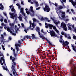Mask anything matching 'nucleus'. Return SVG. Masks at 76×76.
<instances>
[{"mask_svg": "<svg viewBox=\"0 0 76 76\" xmlns=\"http://www.w3.org/2000/svg\"><path fill=\"white\" fill-rule=\"evenodd\" d=\"M36 31H37V32H38V34L39 35V37H40V38H42V39H45L46 41H47V42H48V43H49V45H53V44L51 43V42H50V41L48 40L47 38H46L44 36V35H45V34H44L43 35L42 34V35H41V33H40V29H39V28L37 27Z\"/></svg>", "mask_w": 76, "mask_h": 76, "instance_id": "obj_1", "label": "nucleus"}, {"mask_svg": "<svg viewBox=\"0 0 76 76\" xmlns=\"http://www.w3.org/2000/svg\"><path fill=\"white\" fill-rule=\"evenodd\" d=\"M47 32L50 34L51 37H53V38H55L57 37V34H56V33L53 30L50 31L48 32V31H47Z\"/></svg>", "mask_w": 76, "mask_h": 76, "instance_id": "obj_2", "label": "nucleus"}, {"mask_svg": "<svg viewBox=\"0 0 76 76\" xmlns=\"http://www.w3.org/2000/svg\"><path fill=\"white\" fill-rule=\"evenodd\" d=\"M62 42V44L63 45H64V46H65V47H67L68 49H70V48H69V42L67 41H65V42L64 40H63Z\"/></svg>", "mask_w": 76, "mask_h": 76, "instance_id": "obj_3", "label": "nucleus"}, {"mask_svg": "<svg viewBox=\"0 0 76 76\" xmlns=\"http://www.w3.org/2000/svg\"><path fill=\"white\" fill-rule=\"evenodd\" d=\"M43 10L44 11L46 12H49L50 11V8L49 7V6H48L47 5H46L45 6V7L44 8Z\"/></svg>", "mask_w": 76, "mask_h": 76, "instance_id": "obj_4", "label": "nucleus"}, {"mask_svg": "<svg viewBox=\"0 0 76 76\" xmlns=\"http://www.w3.org/2000/svg\"><path fill=\"white\" fill-rule=\"evenodd\" d=\"M61 27L63 28L64 30L66 31H67V28H66V25L65 23H61Z\"/></svg>", "mask_w": 76, "mask_h": 76, "instance_id": "obj_5", "label": "nucleus"}, {"mask_svg": "<svg viewBox=\"0 0 76 76\" xmlns=\"http://www.w3.org/2000/svg\"><path fill=\"white\" fill-rule=\"evenodd\" d=\"M69 2H71L72 4L73 7L76 8V2H74L73 0H69Z\"/></svg>", "mask_w": 76, "mask_h": 76, "instance_id": "obj_6", "label": "nucleus"}, {"mask_svg": "<svg viewBox=\"0 0 76 76\" xmlns=\"http://www.w3.org/2000/svg\"><path fill=\"white\" fill-rule=\"evenodd\" d=\"M16 59H17V58H14L13 59H12V61L13 63H12V65H13V66L15 67V66H16V63L14 61H15V60H16Z\"/></svg>", "mask_w": 76, "mask_h": 76, "instance_id": "obj_7", "label": "nucleus"}, {"mask_svg": "<svg viewBox=\"0 0 76 76\" xmlns=\"http://www.w3.org/2000/svg\"><path fill=\"white\" fill-rule=\"evenodd\" d=\"M15 46L16 47V48L17 52H18L19 51V48L18 47H20V45H19V44H15Z\"/></svg>", "mask_w": 76, "mask_h": 76, "instance_id": "obj_8", "label": "nucleus"}, {"mask_svg": "<svg viewBox=\"0 0 76 76\" xmlns=\"http://www.w3.org/2000/svg\"><path fill=\"white\" fill-rule=\"evenodd\" d=\"M63 8V7L62 6H60L58 7H57L56 13L57 14H58V10H61V9Z\"/></svg>", "mask_w": 76, "mask_h": 76, "instance_id": "obj_9", "label": "nucleus"}, {"mask_svg": "<svg viewBox=\"0 0 76 76\" xmlns=\"http://www.w3.org/2000/svg\"><path fill=\"white\" fill-rule=\"evenodd\" d=\"M27 39H31V36H30L27 35L25 36L23 38V39L25 40Z\"/></svg>", "mask_w": 76, "mask_h": 76, "instance_id": "obj_10", "label": "nucleus"}, {"mask_svg": "<svg viewBox=\"0 0 76 76\" xmlns=\"http://www.w3.org/2000/svg\"><path fill=\"white\" fill-rule=\"evenodd\" d=\"M71 73L72 74V76H76V74L75 73V70L72 69L70 71Z\"/></svg>", "mask_w": 76, "mask_h": 76, "instance_id": "obj_11", "label": "nucleus"}, {"mask_svg": "<svg viewBox=\"0 0 76 76\" xmlns=\"http://www.w3.org/2000/svg\"><path fill=\"white\" fill-rule=\"evenodd\" d=\"M18 18V15H17V14H15L12 15V17L11 19L12 18L13 19H15V18Z\"/></svg>", "mask_w": 76, "mask_h": 76, "instance_id": "obj_12", "label": "nucleus"}, {"mask_svg": "<svg viewBox=\"0 0 76 76\" xmlns=\"http://www.w3.org/2000/svg\"><path fill=\"white\" fill-rule=\"evenodd\" d=\"M57 22V20H54L53 21L54 23L56 24V25H57V26H58V23H60V21H58V22Z\"/></svg>", "mask_w": 76, "mask_h": 76, "instance_id": "obj_13", "label": "nucleus"}, {"mask_svg": "<svg viewBox=\"0 0 76 76\" xmlns=\"http://www.w3.org/2000/svg\"><path fill=\"white\" fill-rule=\"evenodd\" d=\"M30 10H29V11H31V12L33 13H34V11L33 10V7L31 6L30 7Z\"/></svg>", "mask_w": 76, "mask_h": 76, "instance_id": "obj_14", "label": "nucleus"}, {"mask_svg": "<svg viewBox=\"0 0 76 76\" xmlns=\"http://www.w3.org/2000/svg\"><path fill=\"white\" fill-rule=\"evenodd\" d=\"M10 26H11V27L10 28V29H12V28H13V27L14 26V25H15L13 23H10Z\"/></svg>", "mask_w": 76, "mask_h": 76, "instance_id": "obj_15", "label": "nucleus"}, {"mask_svg": "<svg viewBox=\"0 0 76 76\" xmlns=\"http://www.w3.org/2000/svg\"><path fill=\"white\" fill-rule=\"evenodd\" d=\"M12 51H13V55L14 56V57H16V56H17V54H16V53L15 52V49H13L12 50Z\"/></svg>", "mask_w": 76, "mask_h": 76, "instance_id": "obj_16", "label": "nucleus"}, {"mask_svg": "<svg viewBox=\"0 0 76 76\" xmlns=\"http://www.w3.org/2000/svg\"><path fill=\"white\" fill-rule=\"evenodd\" d=\"M48 26H49L50 29H52V28L53 27V25H51L50 24H48Z\"/></svg>", "mask_w": 76, "mask_h": 76, "instance_id": "obj_17", "label": "nucleus"}, {"mask_svg": "<svg viewBox=\"0 0 76 76\" xmlns=\"http://www.w3.org/2000/svg\"><path fill=\"white\" fill-rule=\"evenodd\" d=\"M0 6H1V7L0 6V9L1 10H3V9H4L3 6V5L2 4V3H1L0 4Z\"/></svg>", "mask_w": 76, "mask_h": 76, "instance_id": "obj_18", "label": "nucleus"}, {"mask_svg": "<svg viewBox=\"0 0 76 76\" xmlns=\"http://www.w3.org/2000/svg\"><path fill=\"white\" fill-rule=\"evenodd\" d=\"M31 37L33 39H36V37H35V35H34V34H32Z\"/></svg>", "mask_w": 76, "mask_h": 76, "instance_id": "obj_19", "label": "nucleus"}, {"mask_svg": "<svg viewBox=\"0 0 76 76\" xmlns=\"http://www.w3.org/2000/svg\"><path fill=\"white\" fill-rule=\"evenodd\" d=\"M11 10L12 12H14L15 13H16V10H15L14 8H12L11 9Z\"/></svg>", "mask_w": 76, "mask_h": 76, "instance_id": "obj_20", "label": "nucleus"}, {"mask_svg": "<svg viewBox=\"0 0 76 76\" xmlns=\"http://www.w3.org/2000/svg\"><path fill=\"white\" fill-rule=\"evenodd\" d=\"M15 14L14 13H12L11 12H10L9 13V15H11L10 17H11V18L12 17H13V15H14Z\"/></svg>", "mask_w": 76, "mask_h": 76, "instance_id": "obj_21", "label": "nucleus"}, {"mask_svg": "<svg viewBox=\"0 0 76 76\" xmlns=\"http://www.w3.org/2000/svg\"><path fill=\"white\" fill-rule=\"evenodd\" d=\"M59 13H62V15H65V12H62V10H60L59 11Z\"/></svg>", "mask_w": 76, "mask_h": 76, "instance_id": "obj_22", "label": "nucleus"}, {"mask_svg": "<svg viewBox=\"0 0 76 76\" xmlns=\"http://www.w3.org/2000/svg\"><path fill=\"white\" fill-rule=\"evenodd\" d=\"M34 24H35V23H34V22H33L32 23V27H33V28H32V30H33L34 28H35V26H34Z\"/></svg>", "mask_w": 76, "mask_h": 76, "instance_id": "obj_23", "label": "nucleus"}, {"mask_svg": "<svg viewBox=\"0 0 76 76\" xmlns=\"http://www.w3.org/2000/svg\"><path fill=\"white\" fill-rule=\"evenodd\" d=\"M10 28L9 27H8L7 28V31L8 32H10V31H11V30H10Z\"/></svg>", "mask_w": 76, "mask_h": 76, "instance_id": "obj_24", "label": "nucleus"}, {"mask_svg": "<svg viewBox=\"0 0 76 76\" xmlns=\"http://www.w3.org/2000/svg\"><path fill=\"white\" fill-rule=\"evenodd\" d=\"M1 19H0L1 22H3V17H2V16H1Z\"/></svg>", "mask_w": 76, "mask_h": 76, "instance_id": "obj_25", "label": "nucleus"}, {"mask_svg": "<svg viewBox=\"0 0 76 76\" xmlns=\"http://www.w3.org/2000/svg\"><path fill=\"white\" fill-rule=\"evenodd\" d=\"M52 4H54L55 6H56V7H57V6L58 5V4L57 3H55V4H54V3H52Z\"/></svg>", "mask_w": 76, "mask_h": 76, "instance_id": "obj_26", "label": "nucleus"}, {"mask_svg": "<svg viewBox=\"0 0 76 76\" xmlns=\"http://www.w3.org/2000/svg\"><path fill=\"white\" fill-rule=\"evenodd\" d=\"M33 22H36V21H37V19L34 18H33Z\"/></svg>", "mask_w": 76, "mask_h": 76, "instance_id": "obj_27", "label": "nucleus"}, {"mask_svg": "<svg viewBox=\"0 0 76 76\" xmlns=\"http://www.w3.org/2000/svg\"><path fill=\"white\" fill-rule=\"evenodd\" d=\"M71 11L72 12L74 13V14H75V12H74V10L73 9H71Z\"/></svg>", "mask_w": 76, "mask_h": 76, "instance_id": "obj_28", "label": "nucleus"}, {"mask_svg": "<svg viewBox=\"0 0 76 76\" xmlns=\"http://www.w3.org/2000/svg\"><path fill=\"white\" fill-rule=\"evenodd\" d=\"M1 60H2V61H4V58H3V57H1Z\"/></svg>", "mask_w": 76, "mask_h": 76, "instance_id": "obj_29", "label": "nucleus"}, {"mask_svg": "<svg viewBox=\"0 0 76 76\" xmlns=\"http://www.w3.org/2000/svg\"><path fill=\"white\" fill-rule=\"evenodd\" d=\"M35 3L37 6V7H38V6L39 5V4H38V2L36 1L35 2Z\"/></svg>", "mask_w": 76, "mask_h": 76, "instance_id": "obj_30", "label": "nucleus"}, {"mask_svg": "<svg viewBox=\"0 0 76 76\" xmlns=\"http://www.w3.org/2000/svg\"><path fill=\"white\" fill-rule=\"evenodd\" d=\"M68 28L69 30H70V31H72V28H71V27L69 26H68Z\"/></svg>", "mask_w": 76, "mask_h": 76, "instance_id": "obj_31", "label": "nucleus"}, {"mask_svg": "<svg viewBox=\"0 0 76 76\" xmlns=\"http://www.w3.org/2000/svg\"><path fill=\"white\" fill-rule=\"evenodd\" d=\"M1 36L2 39H4V36L3 34H1Z\"/></svg>", "mask_w": 76, "mask_h": 76, "instance_id": "obj_32", "label": "nucleus"}, {"mask_svg": "<svg viewBox=\"0 0 76 76\" xmlns=\"http://www.w3.org/2000/svg\"><path fill=\"white\" fill-rule=\"evenodd\" d=\"M18 44H22V43H21V41L20 40H18Z\"/></svg>", "mask_w": 76, "mask_h": 76, "instance_id": "obj_33", "label": "nucleus"}, {"mask_svg": "<svg viewBox=\"0 0 76 76\" xmlns=\"http://www.w3.org/2000/svg\"><path fill=\"white\" fill-rule=\"evenodd\" d=\"M4 21L5 23H7V20L6 19H4Z\"/></svg>", "mask_w": 76, "mask_h": 76, "instance_id": "obj_34", "label": "nucleus"}, {"mask_svg": "<svg viewBox=\"0 0 76 76\" xmlns=\"http://www.w3.org/2000/svg\"><path fill=\"white\" fill-rule=\"evenodd\" d=\"M61 34L62 35H64L65 33H64V32L63 31H62Z\"/></svg>", "mask_w": 76, "mask_h": 76, "instance_id": "obj_35", "label": "nucleus"}, {"mask_svg": "<svg viewBox=\"0 0 76 76\" xmlns=\"http://www.w3.org/2000/svg\"><path fill=\"white\" fill-rule=\"evenodd\" d=\"M65 16L64 15H62L61 17L62 18H64L65 17Z\"/></svg>", "mask_w": 76, "mask_h": 76, "instance_id": "obj_36", "label": "nucleus"}, {"mask_svg": "<svg viewBox=\"0 0 76 76\" xmlns=\"http://www.w3.org/2000/svg\"><path fill=\"white\" fill-rule=\"evenodd\" d=\"M13 58H14V57H13L12 56H10V60H12L13 59Z\"/></svg>", "mask_w": 76, "mask_h": 76, "instance_id": "obj_37", "label": "nucleus"}, {"mask_svg": "<svg viewBox=\"0 0 76 76\" xmlns=\"http://www.w3.org/2000/svg\"><path fill=\"white\" fill-rule=\"evenodd\" d=\"M64 35L65 38H67V34H66V33H65Z\"/></svg>", "mask_w": 76, "mask_h": 76, "instance_id": "obj_38", "label": "nucleus"}, {"mask_svg": "<svg viewBox=\"0 0 76 76\" xmlns=\"http://www.w3.org/2000/svg\"><path fill=\"white\" fill-rule=\"evenodd\" d=\"M26 13H27V15H29V14L30 13V12L29 11H26Z\"/></svg>", "mask_w": 76, "mask_h": 76, "instance_id": "obj_39", "label": "nucleus"}, {"mask_svg": "<svg viewBox=\"0 0 76 76\" xmlns=\"http://www.w3.org/2000/svg\"><path fill=\"white\" fill-rule=\"evenodd\" d=\"M60 39H61V40H63V36H60Z\"/></svg>", "mask_w": 76, "mask_h": 76, "instance_id": "obj_40", "label": "nucleus"}, {"mask_svg": "<svg viewBox=\"0 0 76 76\" xmlns=\"http://www.w3.org/2000/svg\"><path fill=\"white\" fill-rule=\"evenodd\" d=\"M19 19L20 20H22V18L21 16L19 17Z\"/></svg>", "mask_w": 76, "mask_h": 76, "instance_id": "obj_41", "label": "nucleus"}, {"mask_svg": "<svg viewBox=\"0 0 76 76\" xmlns=\"http://www.w3.org/2000/svg\"><path fill=\"white\" fill-rule=\"evenodd\" d=\"M41 20H44V17H42L41 18Z\"/></svg>", "mask_w": 76, "mask_h": 76, "instance_id": "obj_42", "label": "nucleus"}, {"mask_svg": "<svg viewBox=\"0 0 76 76\" xmlns=\"http://www.w3.org/2000/svg\"><path fill=\"white\" fill-rule=\"evenodd\" d=\"M73 39H76V36H73Z\"/></svg>", "mask_w": 76, "mask_h": 76, "instance_id": "obj_43", "label": "nucleus"}, {"mask_svg": "<svg viewBox=\"0 0 76 76\" xmlns=\"http://www.w3.org/2000/svg\"><path fill=\"white\" fill-rule=\"evenodd\" d=\"M55 31L57 33H58V32H59V31H58V30L57 29H55Z\"/></svg>", "mask_w": 76, "mask_h": 76, "instance_id": "obj_44", "label": "nucleus"}, {"mask_svg": "<svg viewBox=\"0 0 76 76\" xmlns=\"http://www.w3.org/2000/svg\"><path fill=\"white\" fill-rule=\"evenodd\" d=\"M3 56V53H1H1H0V57H1V56Z\"/></svg>", "mask_w": 76, "mask_h": 76, "instance_id": "obj_45", "label": "nucleus"}, {"mask_svg": "<svg viewBox=\"0 0 76 76\" xmlns=\"http://www.w3.org/2000/svg\"><path fill=\"white\" fill-rule=\"evenodd\" d=\"M13 35H15V36L16 35V33H14L13 32L12 34Z\"/></svg>", "mask_w": 76, "mask_h": 76, "instance_id": "obj_46", "label": "nucleus"}, {"mask_svg": "<svg viewBox=\"0 0 76 76\" xmlns=\"http://www.w3.org/2000/svg\"><path fill=\"white\" fill-rule=\"evenodd\" d=\"M21 25H22L23 28H24V24L23 23H22Z\"/></svg>", "mask_w": 76, "mask_h": 76, "instance_id": "obj_47", "label": "nucleus"}, {"mask_svg": "<svg viewBox=\"0 0 76 76\" xmlns=\"http://www.w3.org/2000/svg\"><path fill=\"white\" fill-rule=\"evenodd\" d=\"M40 7H39L36 9V10H39V9H40Z\"/></svg>", "mask_w": 76, "mask_h": 76, "instance_id": "obj_48", "label": "nucleus"}, {"mask_svg": "<svg viewBox=\"0 0 76 76\" xmlns=\"http://www.w3.org/2000/svg\"><path fill=\"white\" fill-rule=\"evenodd\" d=\"M44 20H48V19L47 17L44 18Z\"/></svg>", "mask_w": 76, "mask_h": 76, "instance_id": "obj_49", "label": "nucleus"}, {"mask_svg": "<svg viewBox=\"0 0 76 76\" xmlns=\"http://www.w3.org/2000/svg\"><path fill=\"white\" fill-rule=\"evenodd\" d=\"M50 19H52V20H53V21H54L55 20L54 19V18L52 17L50 18Z\"/></svg>", "mask_w": 76, "mask_h": 76, "instance_id": "obj_50", "label": "nucleus"}, {"mask_svg": "<svg viewBox=\"0 0 76 76\" xmlns=\"http://www.w3.org/2000/svg\"><path fill=\"white\" fill-rule=\"evenodd\" d=\"M4 15H5L6 16L7 18V14L6 13H4Z\"/></svg>", "mask_w": 76, "mask_h": 76, "instance_id": "obj_51", "label": "nucleus"}, {"mask_svg": "<svg viewBox=\"0 0 76 76\" xmlns=\"http://www.w3.org/2000/svg\"><path fill=\"white\" fill-rule=\"evenodd\" d=\"M29 23H30V25H32V21H29Z\"/></svg>", "mask_w": 76, "mask_h": 76, "instance_id": "obj_52", "label": "nucleus"}, {"mask_svg": "<svg viewBox=\"0 0 76 76\" xmlns=\"http://www.w3.org/2000/svg\"><path fill=\"white\" fill-rule=\"evenodd\" d=\"M20 12L21 13H22V14L23 13V11H20Z\"/></svg>", "mask_w": 76, "mask_h": 76, "instance_id": "obj_53", "label": "nucleus"}, {"mask_svg": "<svg viewBox=\"0 0 76 76\" xmlns=\"http://www.w3.org/2000/svg\"><path fill=\"white\" fill-rule=\"evenodd\" d=\"M68 39H71V37L70 36H69L67 37Z\"/></svg>", "mask_w": 76, "mask_h": 76, "instance_id": "obj_54", "label": "nucleus"}, {"mask_svg": "<svg viewBox=\"0 0 76 76\" xmlns=\"http://www.w3.org/2000/svg\"><path fill=\"white\" fill-rule=\"evenodd\" d=\"M20 11H23V8H22L20 9Z\"/></svg>", "mask_w": 76, "mask_h": 76, "instance_id": "obj_55", "label": "nucleus"}, {"mask_svg": "<svg viewBox=\"0 0 76 76\" xmlns=\"http://www.w3.org/2000/svg\"><path fill=\"white\" fill-rule=\"evenodd\" d=\"M68 25L70 26H72V24H71L70 23H68Z\"/></svg>", "mask_w": 76, "mask_h": 76, "instance_id": "obj_56", "label": "nucleus"}, {"mask_svg": "<svg viewBox=\"0 0 76 76\" xmlns=\"http://www.w3.org/2000/svg\"><path fill=\"white\" fill-rule=\"evenodd\" d=\"M66 1V0H62V2H63L64 3H65Z\"/></svg>", "mask_w": 76, "mask_h": 76, "instance_id": "obj_57", "label": "nucleus"}, {"mask_svg": "<svg viewBox=\"0 0 76 76\" xmlns=\"http://www.w3.org/2000/svg\"><path fill=\"white\" fill-rule=\"evenodd\" d=\"M9 39L10 40H12V38H11V37H9Z\"/></svg>", "mask_w": 76, "mask_h": 76, "instance_id": "obj_58", "label": "nucleus"}, {"mask_svg": "<svg viewBox=\"0 0 76 76\" xmlns=\"http://www.w3.org/2000/svg\"><path fill=\"white\" fill-rule=\"evenodd\" d=\"M59 42H61V43H62V42H63L62 41V40H59Z\"/></svg>", "mask_w": 76, "mask_h": 76, "instance_id": "obj_59", "label": "nucleus"}, {"mask_svg": "<svg viewBox=\"0 0 76 76\" xmlns=\"http://www.w3.org/2000/svg\"><path fill=\"white\" fill-rule=\"evenodd\" d=\"M24 31L26 33H27V29H25Z\"/></svg>", "mask_w": 76, "mask_h": 76, "instance_id": "obj_60", "label": "nucleus"}, {"mask_svg": "<svg viewBox=\"0 0 76 76\" xmlns=\"http://www.w3.org/2000/svg\"><path fill=\"white\" fill-rule=\"evenodd\" d=\"M22 14L23 15V16H26V15H25V14L24 13H23Z\"/></svg>", "mask_w": 76, "mask_h": 76, "instance_id": "obj_61", "label": "nucleus"}, {"mask_svg": "<svg viewBox=\"0 0 76 76\" xmlns=\"http://www.w3.org/2000/svg\"><path fill=\"white\" fill-rule=\"evenodd\" d=\"M4 35V36H6V33L4 32L3 34Z\"/></svg>", "mask_w": 76, "mask_h": 76, "instance_id": "obj_62", "label": "nucleus"}, {"mask_svg": "<svg viewBox=\"0 0 76 76\" xmlns=\"http://www.w3.org/2000/svg\"><path fill=\"white\" fill-rule=\"evenodd\" d=\"M53 29H56V26H54L53 27Z\"/></svg>", "mask_w": 76, "mask_h": 76, "instance_id": "obj_63", "label": "nucleus"}, {"mask_svg": "<svg viewBox=\"0 0 76 76\" xmlns=\"http://www.w3.org/2000/svg\"><path fill=\"white\" fill-rule=\"evenodd\" d=\"M16 5H17V6H19L20 5L18 3H17L16 4Z\"/></svg>", "mask_w": 76, "mask_h": 76, "instance_id": "obj_64", "label": "nucleus"}]
</instances>
